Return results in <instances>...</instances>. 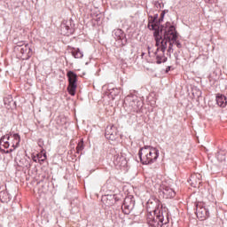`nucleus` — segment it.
Here are the masks:
<instances>
[{
	"mask_svg": "<svg viewBox=\"0 0 227 227\" xmlns=\"http://www.w3.org/2000/svg\"><path fill=\"white\" fill-rule=\"evenodd\" d=\"M10 141H11V136L4 135L0 139V145L1 146H4V148H10Z\"/></svg>",
	"mask_w": 227,
	"mask_h": 227,
	"instance_id": "nucleus-13",
	"label": "nucleus"
},
{
	"mask_svg": "<svg viewBox=\"0 0 227 227\" xmlns=\"http://www.w3.org/2000/svg\"><path fill=\"white\" fill-rule=\"evenodd\" d=\"M33 160H34V162H37L38 161V156H34Z\"/></svg>",
	"mask_w": 227,
	"mask_h": 227,
	"instance_id": "nucleus-23",
	"label": "nucleus"
},
{
	"mask_svg": "<svg viewBox=\"0 0 227 227\" xmlns=\"http://www.w3.org/2000/svg\"><path fill=\"white\" fill-rule=\"evenodd\" d=\"M188 182H191L190 184L192 185V187H198V185L201 184V175L193 174Z\"/></svg>",
	"mask_w": 227,
	"mask_h": 227,
	"instance_id": "nucleus-11",
	"label": "nucleus"
},
{
	"mask_svg": "<svg viewBox=\"0 0 227 227\" xmlns=\"http://www.w3.org/2000/svg\"><path fill=\"white\" fill-rule=\"evenodd\" d=\"M166 49H168V44H166V41H162L161 44L157 48L156 54V63L160 65V63H166L168 61V58L164 56V52H166Z\"/></svg>",
	"mask_w": 227,
	"mask_h": 227,
	"instance_id": "nucleus-3",
	"label": "nucleus"
},
{
	"mask_svg": "<svg viewBox=\"0 0 227 227\" xmlns=\"http://www.w3.org/2000/svg\"><path fill=\"white\" fill-rule=\"evenodd\" d=\"M124 104L134 109V111L143 106V103L137 101V98L134 95L127 96L124 99Z\"/></svg>",
	"mask_w": 227,
	"mask_h": 227,
	"instance_id": "nucleus-5",
	"label": "nucleus"
},
{
	"mask_svg": "<svg viewBox=\"0 0 227 227\" xmlns=\"http://www.w3.org/2000/svg\"><path fill=\"white\" fill-rule=\"evenodd\" d=\"M105 137H106L108 141H116V139H118V131L116 127L113 125L107 126L105 132Z\"/></svg>",
	"mask_w": 227,
	"mask_h": 227,
	"instance_id": "nucleus-6",
	"label": "nucleus"
},
{
	"mask_svg": "<svg viewBox=\"0 0 227 227\" xmlns=\"http://www.w3.org/2000/svg\"><path fill=\"white\" fill-rule=\"evenodd\" d=\"M106 94L108 95V97H110V98H113V100H114V98L120 95V89L111 88L108 90Z\"/></svg>",
	"mask_w": 227,
	"mask_h": 227,
	"instance_id": "nucleus-14",
	"label": "nucleus"
},
{
	"mask_svg": "<svg viewBox=\"0 0 227 227\" xmlns=\"http://www.w3.org/2000/svg\"><path fill=\"white\" fill-rule=\"evenodd\" d=\"M174 43H175V45H176V47H177L178 49H181V48H182V43H180V42L176 41V42H175Z\"/></svg>",
	"mask_w": 227,
	"mask_h": 227,
	"instance_id": "nucleus-22",
	"label": "nucleus"
},
{
	"mask_svg": "<svg viewBox=\"0 0 227 227\" xmlns=\"http://www.w3.org/2000/svg\"><path fill=\"white\" fill-rule=\"evenodd\" d=\"M61 30H62V33H64V35H69L70 33V27L67 26V25H62L61 26Z\"/></svg>",
	"mask_w": 227,
	"mask_h": 227,
	"instance_id": "nucleus-17",
	"label": "nucleus"
},
{
	"mask_svg": "<svg viewBox=\"0 0 227 227\" xmlns=\"http://www.w3.org/2000/svg\"><path fill=\"white\" fill-rule=\"evenodd\" d=\"M147 27L148 29L154 31L153 36L156 42V47L162 45V42H166V45H168V42H172V43H175L176 42V38H178V33H176V28L173 25L166 27L163 39L162 35H160V31L158 30L159 26L157 24L149 22Z\"/></svg>",
	"mask_w": 227,
	"mask_h": 227,
	"instance_id": "nucleus-1",
	"label": "nucleus"
},
{
	"mask_svg": "<svg viewBox=\"0 0 227 227\" xmlns=\"http://www.w3.org/2000/svg\"><path fill=\"white\" fill-rule=\"evenodd\" d=\"M103 88H104V90H106V86H104Z\"/></svg>",
	"mask_w": 227,
	"mask_h": 227,
	"instance_id": "nucleus-28",
	"label": "nucleus"
},
{
	"mask_svg": "<svg viewBox=\"0 0 227 227\" xmlns=\"http://www.w3.org/2000/svg\"><path fill=\"white\" fill-rule=\"evenodd\" d=\"M196 214H197L198 219H200V221H205V219H207V217H208V215H210L208 209H207V207L201 206V204H197Z\"/></svg>",
	"mask_w": 227,
	"mask_h": 227,
	"instance_id": "nucleus-8",
	"label": "nucleus"
},
{
	"mask_svg": "<svg viewBox=\"0 0 227 227\" xmlns=\"http://www.w3.org/2000/svg\"><path fill=\"white\" fill-rule=\"evenodd\" d=\"M149 224L151 226L159 227V223L157 221L150 222Z\"/></svg>",
	"mask_w": 227,
	"mask_h": 227,
	"instance_id": "nucleus-21",
	"label": "nucleus"
},
{
	"mask_svg": "<svg viewBox=\"0 0 227 227\" xmlns=\"http://www.w3.org/2000/svg\"><path fill=\"white\" fill-rule=\"evenodd\" d=\"M8 100V98H4V104H6V101Z\"/></svg>",
	"mask_w": 227,
	"mask_h": 227,
	"instance_id": "nucleus-24",
	"label": "nucleus"
},
{
	"mask_svg": "<svg viewBox=\"0 0 227 227\" xmlns=\"http://www.w3.org/2000/svg\"><path fill=\"white\" fill-rule=\"evenodd\" d=\"M71 52H72V56H74L75 59H81L82 58L84 57V53L81 51L79 48H73Z\"/></svg>",
	"mask_w": 227,
	"mask_h": 227,
	"instance_id": "nucleus-15",
	"label": "nucleus"
},
{
	"mask_svg": "<svg viewBox=\"0 0 227 227\" xmlns=\"http://www.w3.org/2000/svg\"><path fill=\"white\" fill-rule=\"evenodd\" d=\"M67 77L69 81L67 91L70 95H72V97H74L75 95V90H77V74L72 71H69L67 73Z\"/></svg>",
	"mask_w": 227,
	"mask_h": 227,
	"instance_id": "nucleus-4",
	"label": "nucleus"
},
{
	"mask_svg": "<svg viewBox=\"0 0 227 227\" xmlns=\"http://www.w3.org/2000/svg\"><path fill=\"white\" fill-rule=\"evenodd\" d=\"M83 148H84V145H82V143H79L76 147L77 153H79L80 152H82Z\"/></svg>",
	"mask_w": 227,
	"mask_h": 227,
	"instance_id": "nucleus-19",
	"label": "nucleus"
},
{
	"mask_svg": "<svg viewBox=\"0 0 227 227\" xmlns=\"http://www.w3.org/2000/svg\"><path fill=\"white\" fill-rule=\"evenodd\" d=\"M147 49H148V52H149V54H150V46H148Z\"/></svg>",
	"mask_w": 227,
	"mask_h": 227,
	"instance_id": "nucleus-25",
	"label": "nucleus"
},
{
	"mask_svg": "<svg viewBox=\"0 0 227 227\" xmlns=\"http://www.w3.org/2000/svg\"><path fill=\"white\" fill-rule=\"evenodd\" d=\"M216 104L217 106H219V107H226V105H227L226 96L222 94H217Z\"/></svg>",
	"mask_w": 227,
	"mask_h": 227,
	"instance_id": "nucleus-12",
	"label": "nucleus"
},
{
	"mask_svg": "<svg viewBox=\"0 0 227 227\" xmlns=\"http://www.w3.org/2000/svg\"><path fill=\"white\" fill-rule=\"evenodd\" d=\"M114 36L115 40H121L124 36L123 30L120 28L114 30Z\"/></svg>",
	"mask_w": 227,
	"mask_h": 227,
	"instance_id": "nucleus-16",
	"label": "nucleus"
},
{
	"mask_svg": "<svg viewBox=\"0 0 227 227\" xmlns=\"http://www.w3.org/2000/svg\"><path fill=\"white\" fill-rule=\"evenodd\" d=\"M161 191H162V194H163L164 198H167V199L175 198V196L176 194L175 192V190H173L169 186H162Z\"/></svg>",
	"mask_w": 227,
	"mask_h": 227,
	"instance_id": "nucleus-10",
	"label": "nucleus"
},
{
	"mask_svg": "<svg viewBox=\"0 0 227 227\" xmlns=\"http://www.w3.org/2000/svg\"><path fill=\"white\" fill-rule=\"evenodd\" d=\"M158 220L160 221V216H158Z\"/></svg>",
	"mask_w": 227,
	"mask_h": 227,
	"instance_id": "nucleus-27",
	"label": "nucleus"
},
{
	"mask_svg": "<svg viewBox=\"0 0 227 227\" xmlns=\"http://www.w3.org/2000/svg\"><path fill=\"white\" fill-rule=\"evenodd\" d=\"M11 145L13 149H11V152H13L15 148H19L20 145V136L17 133L11 135Z\"/></svg>",
	"mask_w": 227,
	"mask_h": 227,
	"instance_id": "nucleus-9",
	"label": "nucleus"
},
{
	"mask_svg": "<svg viewBox=\"0 0 227 227\" xmlns=\"http://www.w3.org/2000/svg\"><path fill=\"white\" fill-rule=\"evenodd\" d=\"M173 43H173V42L169 43V46L168 49V52H169V53L173 52Z\"/></svg>",
	"mask_w": 227,
	"mask_h": 227,
	"instance_id": "nucleus-20",
	"label": "nucleus"
},
{
	"mask_svg": "<svg viewBox=\"0 0 227 227\" xmlns=\"http://www.w3.org/2000/svg\"><path fill=\"white\" fill-rule=\"evenodd\" d=\"M17 51L20 52L21 59H29L31 58V47H29V44H20L17 47Z\"/></svg>",
	"mask_w": 227,
	"mask_h": 227,
	"instance_id": "nucleus-7",
	"label": "nucleus"
},
{
	"mask_svg": "<svg viewBox=\"0 0 227 227\" xmlns=\"http://www.w3.org/2000/svg\"><path fill=\"white\" fill-rule=\"evenodd\" d=\"M124 207H128L127 204L124 202Z\"/></svg>",
	"mask_w": 227,
	"mask_h": 227,
	"instance_id": "nucleus-26",
	"label": "nucleus"
},
{
	"mask_svg": "<svg viewBox=\"0 0 227 227\" xmlns=\"http://www.w3.org/2000/svg\"><path fill=\"white\" fill-rule=\"evenodd\" d=\"M37 159H38V160H42V162H43V160H45V159H47V154H45V153H43V155L37 154Z\"/></svg>",
	"mask_w": 227,
	"mask_h": 227,
	"instance_id": "nucleus-18",
	"label": "nucleus"
},
{
	"mask_svg": "<svg viewBox=\"0 0 227 227\" xmlns=\"http://www.w3.org/2000/svg\"><path fill=\"white\" fill-rule=\"evenodd\" d=\"M138 155L142 164H153L159 159V151L147 145L140 149Z\"/></svg>",
	"mask_w": 227,
	"mask_h": 227,
	"instance_id": "nucleus-2",
	"label": "nucleus"
}]
</instances>
